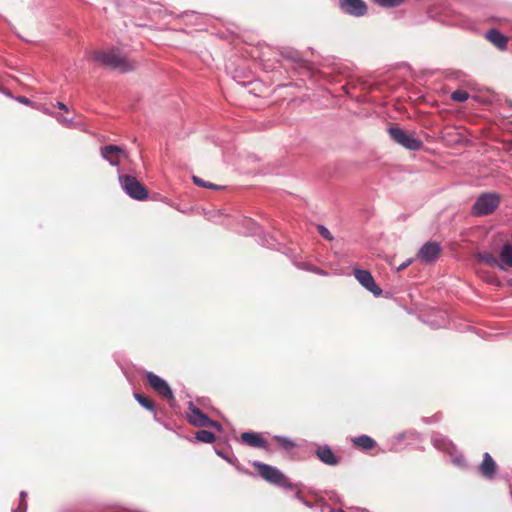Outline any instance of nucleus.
<instances>
[{"instance_id":"1","label":"nucleus","mask_w":512,"mask_h":512,"mask_svg":"<svg viewBox=\"0 0 512 512\" xmlns=\"http://www.w3.org/2000/svg\"><path fill=\"white\" fill-rule=\"evenodd\" d=\"M93 59L100 64L107 66L111 69L118 70L121 73H126L136 69L137 63L119 51H96L93 54Z\"/></svg>"},{"instance_id":"2","label":"nucleus","mask_w":512,"mask_h":512,"mask_svg":"<svg viewBox=\"0 0 512 512\" xmlns=\"http://www.w3.org/2000/svg\"><path fill=\"white\" fill-rule=\"evenodd\" d=\"M388 134L394 142L408 150L416 151L423 146V142L414 133H407L399 127H390Z\"/></svg>"},{"instance_id":"3","label":"nucleus","mask_w":512,"mask_h":512,"mask_svg":"<svg viewBox=\"0 0 512 512\" xmlns=\"http://www.w3.org/2000/svg\"><path fill=\"white\" fill-rule=\"evenodd\" d=\"M120 184L123 190L133 199L142 201L147 199L148 190L140 183L134 176L131 175H120Z\"/></svg>"},{"instance_id":"4","label":"nucleus","mask_w":512,"mask_h":512,"mask_svg":"<svg viewBox=\"0 0 512 512\" xmlns=\"http://www.w3.org/2000/svg\"><path fill=\"white\" fill-rule=\"evenodd\" d=\"M253 466L257 470L258 474L266 481L280 486L288 484V479L277 468L257 461L253 463Z\"/></svg>"},{"instance_id":"5","label":"nucleus","mask_w":512,"mask_h":512,"mask_svg":"<svg viewBox=\"0 0 512 512\" xmlns=\"http://www.w3.org/2000/svg\"><path fill=\"white\" fill-rule=\"evenodd\" d=\"M189 422L195 427H212L221 430V424L217 421L211 420L199 408L190 403L187 411Z\"/></svg>"},{"instance_id":"6","label":"nucleus","mask_w":512,"mask_h":512,"mask_svg":"<svg viewBox=\"0 0 512 512\" xmlns=\"http://www.w3.org/2000/svg\"><path fill=\"white\" fill-rule=\"evenodd\" d=\"M499 205L497 194H483L473 205V213L477 216L491 214Z\"/></svg>"},{"instance_id":"7","label":"nucleus","mask_w":512,"mask_h":512,"mask_svg":"<svg viewBox=\"0 0 512 512\" xmlns=\"http://www.w3.org/2000/svg\"><path fill=\"white\" fill-rule=\"evenodd\" d=\"M146 380L149 386L162 398L169 401L175 400L170 386L164 379L154 374L153 372H147Z\"/></svg>"},{"instance_id":"8","label":"nucleus","mask_w":512,"mask_h":512,"mask_svg":"<svg viewBox=\"0 0 512 512\" xmlns=\"http://www.w3.org/2000/svg\"><path fill=\"white\" fill-rule=\"evenodd\" d=\"M101 156L111 165L118 166L122 158H127V152L117 145H106L100 149Z\"/></svg>"},{"instance_id":"9","label":"nucleus","mask_w":512,"mask_h":512,"mask_svg":"<svg viewBox=\"0 0 512 512\" xmlns=\"http://www.w3.org/2000/svg\"><path fill=\"white\" fill-rule=\"evenodd\" d=\"M340 9L355 17L364 16L367 13V5L363 0H339Z\"/></svg>"},{"instance_id":"10","label":"nucleus","mask_w":512,"mask_h":512,"mask_svg":"<svg viewBox=\"0 0 512 512\" xmlns=\"http://www.w3.org/2000/svg\"><path fill=\"white\" fill-rule=\"evenodd\" d=\"M354 276L358 282L375 296L382 294L381 288L375 283L372 274L368 270L355 269Z\"/></svg>"},{"instance_id":"11","label":"nucleus","mask_w":512,"mask_h":512,"mask_svg":"<svg viewBox=\"0 0 512 512\" xmlns=\"http://www.w3.org/2000/svg\"><path fill=\"white\" fill-rule=\"evenodd\" d=\"M441 252V247L436 242L425 243L418 251L417 258L423 263L436 261Z\"/></svg>"},{"instance_id":"12","label":"nucleus","mask_w":512,"mask_h":512,"mask_svg":"<svg viewBox=\"0 0 512 512\" xmlns=\"http://www.w3.org/2000/svg\"><path fill=\"white\" fill-rule=\"evenodd\" d=\"M241 441L253 448L269 450L268 441L256 432H244L241 434Z\"/></svg>"},{"instance_id":"13","label":"nucleus","mask_w":512,"mask_h":512,"mask_svg":"<svg viewBox=\"0 0 512 512\" xmlns=\"http://www.w3.org/2000/svg\"><path fill=\"white\" fill-rule=\"evenodd\" d=\"M497 470V465L491 455L485 452L483 455V461L479 466V472L486 478H493Z\"/></svg>"},{"instance_id":"14","label":"nucleus","mask_w":512,"mask_h":512,"mask_svg":"<svg viewBox=\"0 0 512 512\" xmlns=\"http://www.w3.org/2000/svg\"><path fill=\"white\" fill-rule=\"evenodd\" d=\"M316 455L323 463L327 465L335 466L339 463V459L327 445L319 446L316 449Z\"/></svg>"},{"instance_id":"15","label":"nucleus","mask_w":512,"mask_h":512,"mask_svg":"<svg viewBox=\"0 0 512 512\" xmlns=\"http://www.w3.org/2000/svg\"><path fill=\"white\" fill-rule=\"evenodd\" d=\"M486 38L499 49H504L508 43V38L496 29L489 30L486 33Z\"/></svg>"},{"instance_id":"16","label":"nucleus","mask_w":512,"mask_h":512,"mask_svg":"<svg viewBox=\"0 0 512 512\" xmlns=\"http://www.w3.org/2000/svg\"><path fill=\"white\" fill-rule=\"evenodd\" d=\"M353 444L364 450L368 451L376 447L377 443L368 435H361L352 439Z\"/></svg>"},{"instance_id":"17","label":"nucleus","mask_w":512,"mask_h":512,"mask_svg":"<svg viewBox=\"0 0 512 512\" xmlns=\"http://www.w3.org/2000/svg\"><path fill=\"white\" fill-rule=\"evenodd\" d=\"M477 257L480 262H483L492 267H499L501 269H504L503 265L499 262V260L491 253L479 254Z\"/></svg>"},{"instance_id":"18","label":"nucleus","mask_w":512,"mask_h":512,"mask_svg":"<svg viewBox=\"0 0 512 512\" xmlns=\"http://www.w3.org/2000/svg\"><path fill=\"white\" fill-rule=\"evenodd\" d=\"M501 261L508 267H512V246L505 244L500 252Z\"/></svg>"},{"instance_id":"19","label":"nucleus","mask_w":512,"mask_h":512,"mask_svg":"<svg viewBox=\"0 0 512 512\" xmlns=\"http://www.w3.org/2000/svg\"><path fill=\"white\" fill-rule=\"evenodd\" d=\"M134 396H135V399L138 401V403L141 406H143L145 409H147L149 411H154L155 405H154V402L150 398H148L140 393H135Z\"/></svg>"},{"instance_id":"20","label":"nucleus","mask_w":512,"mask_h":512,"mask_svg":"<svg viewBox=\"0 0 512 512\" xmlns=\"http://www.w3.org/2000/svg\"><path fill=\"white\" fill-rule=\"evenodd\" d=\"M196 439L203 443H213L216 439L215 435L208 430H199L196 432Z\"/></svg>"},{"instance_id":"21","label":"nucleus","mask_w":512,"mask_h":512,"mask_svg":"<svg viewBox=\"0 0 512 512\" xmlns=\"http://www.w3.org/2000/svg\"><path fill=\"white\" fill-rule=\"evenodd\" d=\"M192 180H193L194 184L199 187L209 188V189H213V190H219L222 188L219 185L204 181L202 178H200L198 176H193Z\"/></svg>"},{"instance_id":"22","label":"nucleus","mask_w":512,"mask_h":512,"mask_svg":"<svg viewBox=\"0 0 512 512\" xmlns=\"http://www.w3.org/2000/svg\"><path fill=\"white\" fill-rule=\"evenodd\" d=\"M274 440L279 444V446L286 450H289L295 446V443L287 437L275 436Z\"/></svg>"},{"instance_id":"23","label":"nucleus","mask_w":512,"mask_h":512,"mask_svg":"<svg viewBox=\"0 0 512 512\" xmlns=\"http://www.w3.org/2000/svg\"><path fill=\"white\" fill-rule=\"evenodd\" d=\"M469 98V93L462 89H457L451 94V99L456 102H465Z\"/></svg>"},{"instance_id":"24","label":"nucleus","mask_w":512,"mask_h":512,"mask_svg":"<svg viewBox=\"0 0 512 512\" xmlns=\"http://www.w3.org/2000/svg\"><path fill=\"white\" fill-rule=\"evenodd\" d=\"M375 4L381 7H396L404 3L405 0H372Z\"/></svg>"},{"instance_id":"25","label":"nucleus","mask_w":512,"mask_h":512,"mask_svg":"<svg viewBox=\"0 0 512 512\" xmlns=\"http://www.w3.org/2000/svg\"><path fill=\"white\" fill-rule=\"evenodd\" d=\"M317 231L327 241H332L334 239L331 232L323 225H318Z\"/></svg>"},{"instance_id":"26","label":"nucleus","mask_w":512,"mask_h":512,"mask_svg":"<svg viewBox=\"0 0 512 512\" xmlns=\"http://www.w3.org/2000/svg\"><path fill=\"white\" fill-rule=\"evenodd\" d=\"M25 497H26V493L21 492V503L16 512H26L27 505L25 502Z\"/></svg>"},{"instance_id":"27","label":"nucleus","mask_w":512,"mask_h":512,"mask_svg":"<svg viewBox=\"0 0 512 512\" xmlns=\"http://www.w3.org/2000/svg\"><path fill=\"white\" fill-rule=\"evenodd\" d=\"M16 101L24 104V105H27V106H33V103L31 100H29L27 97L25 96H17L15 97Z\"/></svg>"},{"instance_id":"28","label":"nucleus","mask_w":512,"mask_h":512,"mask_svg":"<svg viewBox=\"0 0 512 512\" xmlns=\"http://www.w3.org/2000/svg\"><path fill=\"white\" fill-rule=\"evenodd\" d=\"M453 462L457 465V466H460V467H463L465 466V459L463 456H460V457H456Z\"/></svg>"},{"instance_id":"29","label":"nucleus","mask_w":512,"mask_h":512,"mask_svg":"<svg viewBox=\"0 0 512 512\" xmlns=\"http://www.w3.org/2000/svg\"><path fill=\"white\" fill-rule=\"evenodd\" d=\"M412 260H408L404 263H402L399 267H398V271H402L404 269H406L410 264H411Z\"/></svg>"},{"instance_id":"30","label":"nucleus","mask_w":512,"mask_h":512,"mask_svg":"<svg viewBox=\"0 0 512 512\" xmlns=\"http://www.w3.org/2000/svg\"><path fill=\"white\" fill-rule=\"evenodd\" d=\"M57 107L65 112L68 111V107L62 102H57Z\"/></svg>"}]
</instances>
